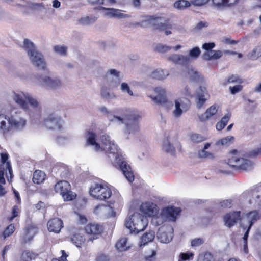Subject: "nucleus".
<instances>
[{
	"label": "nucleus",
	"mask_w": 261,
	"mask_h": 261,
	"mask_svg": "<svg viewBox=\"0 0 261 261\" xmlns=\"http://www.w3.org/2000/svg\"><path fill=\"white\" fill-rule=\"evenodd\" d=\"M85 231L86 233L88 235L90 241L98 238L103 231V227L102 225L96 223H90L85 227Z\"/></svg>",
	"instance_id": "ddd939ff"
},
{
	"label": "nucleus",
	"mask_w": 261,
	"mask_h": 261,
	"mask_svg": "<svg viewBox=\"0 0 261 261\" xmlns=\"http://www.w3.org/2000/svg\"><path fill=\"white\" fill-rule=\"evenodd\" d=\"M241 214L240 211H232L226 213L223 217L224 225L229 228H231L241 220Z\"/></svg>",
	"instance_id": "2eb2a0df"
},
{
	"label": "nucleus",
	"mask_w": 261,
	"mask_h": 261,
	"mask_svg": "<svg viewBox=\"0 0 261 261\" xmlns=\"http://www.w3.org/2000/svg\"><path fill=\"white\" fill-rule=\"evenodd\" d=\"M9 154L7 152H2L1 153V162L2 164L1 165H3L4 166V164H6V170H8L10 177L12 176V169L11 166L10 162L8 161L9 160Z\"/></svg>",
	"instance_id": "c85d7f7f"
},
{
	"label": "nucleus",
	"mask_w": 261,
	"mask_h": 261,
	"mask_svg": "<svg viewBox=\"0 0 261 261\" xmlns=\"http://www.w3.org/2000/svg\"><path fill=\"white\" fill-rule=\"evenodd\" d=\"M86 137H87L86 145L94 146L95 150L98 151L100 149V146L96 142V134L92 132L87 131L86 132Z\"/></svg>",
	"instance_id": "4be33fe9"
},
{
	"label": "nucleus",
	"mask_w": 261,
	"mask_h": 261,
	"mask_svg": "<svg viewBox=\"0 0 261 261\" xmlns=\"http://www.w3.org/2000/svg\"><path fill=\"white\" fill-rule=\"evenodd\" d=\"M243 83V80L238 74H231L228 77L227 81L224 83V85H226L229 83L241 84Z\"/></svg>",
	"instance_id": "4c0bfd02"
},
{
	"label": "nucleus",
	"mask_w": 261,
	"mask_h": 261,
	"mask_svg": "<svg viewBox=\"0 0 261 261\" xmlns=\"http://www.w3.org/2000/svg\"><path fill=\"white\" fill-rule=\"evenodd\" d=\"M23 47L32 63L38 68L43 70H46V63L43 55L37 50L34 44L28 39L23 41Z\"/></svg>",
	"instance_id": "f03ea898"
},
{
	"label": "nucleus",
	"mask_w": 261,
	"mask_h": 261,
	"mask_svg": "<svg viewBox=\"0 0 261 261\" xmlns=\"http://www.w3.org/2000/svg\"><path fill=\"white\" fill-rule=\"evenodd\" d=\"M158 238L160 239V241L162 243H167L171 240V238L167 237L166 233L163 232L158 234Z\"/></svg>",
	"instance_id": "4d7b16f0"
},
{
	"label": "nucleus",
	"mask_w": 261,
	"mask_h": 261,
	"mask_svg": "<svg viewBox=\"0 0 261 261\" xmlns=\"http://www.w3.org/2000/svg\"><path fill=\"white\" fill-rule=\"evenodd\" d=\"M6 169L3 165H0V184L5 185L6 184L5 179L4 178L5 171Z\"/></svg>",
	"instance_id": "680f3d73"
},
{
	"label": "nucleus",
	"mask_w": 261,
	"mask_h": 261,
	"mask_svg": "<svg viewBox=\"0 0 261 261\" xmlns=\"http://www.w3.org/2000/svg\"><path fill=\"white\" fill-rule=\"evenodd\" d=\"M155 234L153 231H150L149 232H145L141 237L140 246L142 247L148 243L152 242L153 240Z\"/></svg>",
	"instance_id": "7c9ffc66"
},
{
	"label": "nucleus",
	"mask_w": 261,
	"mask_h": 261,
	"mask_svg": "<svg viewBox=\"0 0 261 261\" xmlns=\"http://www.w3.org/2000/svg\"><path fill=\"white\" fill-rule=\"evenodd\" d=\"M148 219L138 213H134L125 220L126 227L130 230L131 233H135L143 231L148 225Z\"/></svg>",
	"instance_id": "7ed1b4c3"
},
{
	"label": "nucleus",
	"mask_w": 261,
	"mask_h": 261,
	"mask_svg": "<svg viewBox=\"0 0 261 261\" xmlns=\"http://www.w3.org/2000/svg\"><path fill=\"white\" fill-rule=\"evenodd\" d=\"M261 57V47H257L253 49L250 54V58L252 60H255Z\"/></svg>",
	"instance_id": "09e8293b"
},
{
	"label": "nucleus",
	"mask_w": 261,
	"mask_h": 261,
	"mask_svg": "<svg viewBox=\"0 0 261 261\" xmlns=\"http://www.w3.org/2000/svg\"><path fill=\"white\" fill-rule=\"evenodd\" d=\"M168 74L167 71L158 69L154 70L150 76L153 79L161 80L164 79Z\"/></svg>",
	"instance_id": "2f4dec72"
},
{
	"label": "nucleus",
	"mask_w": 261,
	"mask_h": 261,
	"mask_svg": "<svg viewBox=\"0 0 261 261\" xmlns=\"http://www.w3.org/2000/svg\"><path fill=\"white\" fill-rule=\"evenodd\" d=\"M37 255L38 254L29 251H24L21 254L20 261H32L35 259Z\"/></svg>",
	"instance_id": "c9c22d12"
},
{
	"label": "nucleus",
	"mask_w": 261,
	"mask_h": 261,
	"mask_svg": "<svg viewBox=\"0 0 261 261\" xmlns=\"http://www.w3.org/2000/svg\"><path fill=\"white\" fill-rule=\"evenodd\" d=\"M114 166L121 170L129 182H132L134 180L135 177L130 166L117 154L115 157Z\"/></svg>",
	"instance_id": "1a4fd4ad"
},
{
	"label": "nucleus",
	"mask_w": 261,
	"mask_h": 261,
	"mask_svg": "<svg viewBox=\"0 0 261 261\" xmlns=\"http://www.w3.org/2000/svg\"><path fill=\"white\" fill-rule=\"evenodd\" d=\"M101 96L105 99H112L115 97L113 93H110L108 91L107 87H103L101 89Z\"/></svg>",
	"instance_id": "de8ad7c7"
},
{
	"label": "nucleus",
	"mask_w": 261,
	"mask_h": 261,
	"mask_svg": "<svg viewBox=\"0 0 261 261\" xmlns=\"http://www.w3.org/2000/svg\"><path fill=\"white\" fill-rule=\"evenodd\" d=\"M99 9L106 10L105 15L110 17L122 18L127 16V14L121 13V10L119 9L113 8H108L102 6H100Z\"/></svg>",
	"instance_id": "412c9836"
},
{
	"label": "nucleus",
	"mask_w": 261,
	"mask_h": 261,
	"mask_svg": "<svg viewBox=\"0 0 261 261\" xmlns=\"http://www.w3.org/2000/svg\"><path fill=\"white\" fill-rule=\"evenodd\" d=\"M199 155L201 158H214L213 153L209 152L205 150H201L199 152Z\"/></svg>",
	"instance_id": "052dcab7"
},
{
	"label": "nucleus",
	"mask_w": 261,
	"mask_h": 261,
	"mask_svg": "<svg viewBox=\"0 0 261 261\" xmlns=\"http://www.w3.org/2000/svg\"><path fill=\"white\" fill-rule=\"evenodd\" d=\"M61 256L58 258H54L51 261H68L67 257L68 256V254L66 253L65 250H62L61 251Z\"/></svg>",
	"instance_id": "13d9d810"
},
{
	"label": "nucleus",
	"mask_w": 261,
	"mask_h": 261,
	"mask_svg": "<svg viewBox=\"0 0 261 261\" xmlns=\"http://www.w3.org/2000/svg\"><path fill=\"white\" fill-rule=\"evenodd\" d=\"M67 49V48L65 46L55 45L54 47V50L56 53L63 56L66 55Z\"/></svg>",
	"instance_id": "3c124183"
},
{
	"label": "nucleus",
	"mask_w": 261,
	"mask_h": 261,
	"mask_svg": "<svg viewBox=\"0 0 261 261\" xmlns=\"http://www.w3.org/2000/svg\"><path fill=\"white\" fill-rule=\"evenodd\" d=\"M194 256V253L191 251L181 252L178 256L177 261H192L193 260Z\"/></svg>",
	"instance_id": "72a5a7b5"
},
{
	"label": "nucleus",
	"mask_w": 261,
	"mask_h": 261,
	"mask_svg": "<svg viewBox=\"0 0 261 261\" xmlns=\"http://www.w3.org/2000/svg\"><path fill=\"white\" fill-rule=\"evenodd\" d=\"M141 214L146 218L147 217H154L159 212V208L157 205L151 201H145L141 203L139 207Z\"/></svg>",
	"instance_id": "9b49d317"
},
{
	"label": "nucleus",
	"mask_w": 261,
	"mask_h": 261,
	"mask_svg": "<svg viewBox=\"0 0 261 261\" xmlns=\"http://www.w3.org/2000/svg\"><path fill=\"white\" fill-rule=\"evenodd\" d=\"M191 141L194 143H199L206 140V138L200 134L192 133L190 135Z\"/></svg>",
	"instance_id": "a19ab883"
},
{
	"label": "nucleus",
	"mask_w": 261,
	"mask_h": 261,
	"mask_svg": "<svg viewBox=\"0 0 261 261\" xmlns=\"http://www.w3.org/2000/svg\"><path fill=\"white\" fill-rule=\"evenodd\" d=\"M121 116H114V117L121 123L126 125L127 129H130L132 126H136L138 128V121L141 118V116L134 111L129 109H122L121 112Z\"/></svg>",
	"instance_id": "423d86ee"
},
{
	"label": "nucleus",
	"mask_w": 261,
	"mask_h": 261,
	"mask_svg": "<svg viewBox=\"0 0 261 261\" xmlns=\"http://www.w3.org/2000/svg\"><path fill=\"white\" fill-rule=\"evenodd\" d=\"M181 212L180 207L168 206L162 210L160 215L164 220L174 222Z\"/></svg>",
	"instance_id": "4468645a"
},
{
	"label": "nucleus",
	"mask_w": 261,
	"mask_h": 261,
	"mask_svg": "<svg viewBox=\"0 0 261 261\" xmlns=\"http://www.w3.org/2000/svg\"><path fill=\"white\" fill-rule=\"evenodd\" d=\"M190 6V3L186 0H178L174 3V7L179 10H183Z\"/></svg>",
	"instance_id": "37998d69"
},
{
	"label": "nucleus",
	"mask_w": 261,
	"mask_h": 261,
	"mask_svg": "<svg viewBox=\"0 0 261 261\" xmlns=\"http://www.w3.org/2000/svg\"><path fill=\"white\" fill-rule=\"evenodd\" d=\"M199 90L201 91V93H197L196 101L197 108L198 109H200L206 100L204 95V93L206 92V88L200 86L199 87Z\"/></svg>",
	"instance_id": "a878e982"
},
{
	"label": "nucleus",
	"mask_w": 261,
	"mask_h": 261,
	"mask_svg": "<svg viewBox=\"0 0 261 261\" xmlns=\"http://www.w3.org/2000/svg\"><path fill=\"white\" fill-rule=\"evenodd\" d=\"M170 48V47L166 45L159 44L156 46L155 50L158 52L164 53L169 50Z\"/></svg>",
	"instance_id": "bf43d9fd"
},
{
	"label": "nucleus",
	"mask_w": 261,
	"mask_h": 261,
	"mask_svg": "<svg viewBox=\"0 0 261 261\" xmlns=\"http://www.w3.org/2000/svg\"><path fill=\"white\" fill-rule=\"evenodd\" d=\"M147 21L154 29L165 31L166 35L172 33L171 31L169 30L172 28V24L170 23L169 19L164 20L162 17L152 15L147 16Z\"/></svg>",
	"instance_id": "6e6552de"
},
{
	"label": "nucleus",
	"mask_w": 261,
	"mask_h": 261,
	"mask_svg": "<svg viewBox=\"0 0 261 261\" xmlns=\"http://www.w3.org/2000/svg\"><path fill=\"white\" fill-rule=\"evenodd\" d=\"M217 112V109L216 106L213 105L208 108L205 113L201 114L199 116V119L201 122H204Z\"/></svg>",
	"instance_id": "393cba45"
},
{
	"label": "nucleus",
	"mask_w": 261,
	"mask_h": 261,
	"mask_svg": "<svg viewBox=\"0 0 261 261\" xmlns=\"http://www.w3.org/2000/svg\"><path fill=\"white\" fill-rule=\"evenodd\" d=\"M243 87L242 85H241V84H238V85H235L234 86H232V87L230 86L229 87V90H230V93L232 94H235L237 93H238V92H240L241 91H242V90L243 89Z\"/></svg>",
	"instance_id": "6e6d98bb"
},
{
	"label": "nucleus",
	"mask_w": 261,
	"mask_h": 261,
	"mask_svg": "<svg viewBox=\"0 0 261 261\" xmlns=\"http://www.w3.org/2000/svg\"><path fill=\"white\" fill-rule=\"evenodd\" d=\"M209 0H193L192 4L195 6H201L206 4Z\"/></svg>",
	"instance_id": "338daca9"
},
{
	"label": "nucleus",
	"mask_w": 261,
	"mask_h": 261,
	"mask_svg": "<svg viewBox=\"0 0 261 261\" xmlns=\"http://www.w3.org/2000/svg\"><path fill=\"white\" fill-rule=\"evenodd\" d=\"M190 101L186 100V102L181 99L175 101V109L173 111V115L175 117L178 118L181 116L183 112L187 111L190 107Z\"/></svg>",
	"instance_id": "f3484780"
},
{
	"label": "nucleus",
	"mask_w": 261,
	"mask_h": 261,
	"mask_svg": "<svg viewBox=\"0 0 261 261\" xmlns=\"http://www.w3.org/2000/svg\"><path fill=\"white\" fill-rule=\"evenodd\" d=\"M15 230L14 224L11 223L9 224L3 231L2 236L4 238H6L12 235Z\"/></svg>",
	"instance_id": "c03bdc74"
},
{
	"label": "nucleus",
	"mask_w": 261,
	"mask_h": 261,
	"mask_svg": "<svg viewBox=\"0 0 261 261\" xmlns=\"http://www.w3.org/2000/svg\"><path fill=\"white\" fill-rule=\"evenodd\" d=\"M154 91L157 93V95L156 96H150L149 97L152 100L158 105H166L168 101L166 97L165 89L161 87H155Z\"/></svg>",
	"instance_id": "6ab92c4d"
},
{
	"label": "nucleus",
	"mask_w": 261,
	"mask_h": 261,
	"mask_svg": "<svg viewBox=\"0 0 261 261\" xmlns=\"http://www.w3.org/2000/svg\"><path fill=\"white\" fill-rule=\"evenodd\" d=\"M89 195L93 198L106 201L112 195V191L110 188L101 182H93L89 191Z\"/></svg>",
	"instance_id": "39448f33"
},
{
	"label": "nucleus",
	"mask_w": 261,
	"mask_h": 261,
	"mask_svg": "<svg viewBox=\"0 0 261 261\" xmlns=\"http://www.w3.org/2000/svg\"><path fill=\"white\" fill-rule=\"evenodd\" d=\"M246 217L248 222L249 225L243 237L244 242H247L250 229L253 224L260 219V216L258 211L254 210L246 214Z\"/></svg>",
	"instance_id": "dca6fc26"
},
{
	"label": "nucleus",
	"mask_w": 261,
	"mask_h": 261,
	"mask_svg": "<svg viewBox=\"0 0 261 261\" xmlns=\"http://www.w3.org/2000/svg\"><path fill=\"white\" fill-rule=\"evenodd\" d=\"M101 140L104 145L103 150H106L110 153L115 154L112 151L113 148H115V145L110 141V137L108 135H102L101 137Z\"/></svg>",
	"instance_id": "b1692460"
},
{
	"label": "nucleus",
	"mask_w": 261,
	"mask_h": 261,
	"mask_svg": "<svg viewBox=\"0 0 261 261\" xmlns=\"http://www.w3.org/2000/svg\"><path fill=\"white\" fill-rule=\"evenodd\" d=\"M46 177L45 173L39 170H36L34 172L32 181L34 184H40L42 183Z\"/></svg>",
	"instance_id": "bb28decb"
},
{
	"label": "nucleus",
	"mask_w": 261,
	"mask_h": 261,
	"mask_svg": "<svg viewBox=\"0 0 261 261\" xmlns=\"http://www.w3.org/2000/svg\"><path fill=\"white\" fill-rule=\"evenodd\" d=\"M203 243V241L202 239L196 238L192 240L191 241V246L193 247L199 246Z\"/></svg>",
	"instance_id": "69168bd1"
},
{
	"label": "nucleus",
	"mask_w": 261,
	"mask_h": 261,
	"mask_svg": "<svg viewBox=\"0 0 261 261\" xmlns=\"http://www.w3.org/2000/svg\"><path fill=\"white\" fill-rule=\"evenodd\" d=\"M212 3L214 6L218 9L229 7L227 0H212Z\"/></svg>",
	"instance_id": "a18cd8bd"
},
{
	"label": "nucleus",
	"mask_w": 261,
	"mask_h": 261,
	"mask_svg": "<svg viewBox=\"0 0 261 261\" xmlns=\"http://www.w3.org/2000/svg\"><path fill=\"white\" fill-rule=\"evenodd\" d=\"M188 74L189 75L191 80L193 81H199L201 78V75L198 72L194 71L193 68H188Z\"/></svg>",
	"instance_id": "79ce46f5"
},
{
	"label": "nucleus",
	"mask_w": 261,
	"mask_h": 261,
	"mask_svg": "<svg viewBox=\"0 0 261 261\" xmlns=\"http://www.w3.org/2000/svg\"><path fill=\"white\" fill-rule=\"evenodd\" d=\"M97 19L95 16H86L79 19V23L81 24L86 25L94 23Z\"/></svg>",
	"instance_id": "58836bf2"
},
{
	"label": "nucleus",
	"mask_w": 261,
	"mask_h": 261,
	"mask_svg": "<svg viewBox=\"0 0 261 261\" xmlns=\"http://www.w3.org/2000/svg\"><path fill=\"white\" fill-rule=\"evenodd\" d=\"M258 155H261V146L260 147L250 150L247 153V156L250 158H255Z\"/></svg>",
	"instance_id": "603ef678"
},
{
	"label": "nucleus",
	"mask_w": 261,
	"mask_h": 261,
	"mask_svg": "<svg viewBox=\"0 0 261 261\" xmlns=\"http://www.w3.org/2000/svg\"><path fill=\"white\" fill-rule=\"evenodd\" d=\"M47 227L49 232L58 233L63 227V222L60 218H54L48 220Z\"/></svg>",
	"instance_id": "aec40b11"
},
{
	"label": "nucleus",
	"mask_w": 261,
	"mask_h": 261,
	"mask_svg": "<svg viewBox=\"0 0 261 261\" xmlns=\"http://www.w3.org/2000/svg\"><path fill=\"white\" fill-rule=\"evenodd\" d=\"M56 193H59L64 201H68L74 199L76 194L71 191L70 183L65 180H61L57 182L54 187Z\"/></svg>",
	"instance_id": "0eeeda50"
},
{
	"label": "nucleus",
	"mask_w": 261,
	"mask_h": 261,
	"mask_svg": "<svg viewBox=\"0 0 261 261\" xmlns=\"http://www.w3.org/2000/svg\"><path fill=\"white\" fill-rule=\"evenodd\" d=\"M201 51L199 47H195L192 48L189 51V56L192 58L196 59L200 55Z\"/></svg>",
	"instance_id": "864d4df0"
},
{
	"label": "nucleus",
	"mask_w": 261,
	"mask_h": 261,
	"mask_svg": "<svg viewBox=\"0 0 261 261\" xmlns=\"http://www.w3.org/2000/svg\"><path fill=\"white\" fill-rule=\"evenodd\" d=\"M227 166H231L239 170H247L252 167V162L247 159L240 157L239 151L232 149L229 152L228 163H225Z\"/></svg>",
	"instance_id": "20e7f679"
},
{
	"label": "nucleus",
	"mask_w": 261,
	"mask_h": 261,
	"mask_svg": "<svg viewBox=\"0 0 261 261\" xmlns=\"http://www.w3.org/2000/svg\"><path fill=\"white\" fill-rule=\"evenodd\" d=\"M215 46V44L214 42L205 43L202 45V48L205 50L211 52L212 49Z\"/></svg>",
	"instance_id": "e2e57ef3"
},
{
	"label": "nucleus",
	"mask_w": 261,
	"mask_h": 261,
	"mask_svg": "<svg viewBox=\"0 0 261 261\" xmlns=\"http://www.w3.org/2000/svg\"><path fill=\"white\" fill-rule=\"evenodd\" d=\"M16 102L23 109L28 110V102L30 103L33 108H38L39 103L36 99L29 96L28 94L23 93L21 94H15L14 98Z\"/></svg>",
	"instance_id": "9d476101"
},
{
	"label": "nucleus",
	"mask_w": 261,
	"mask_h": 261,
	"mask_svg": "<svg viewBox=\"0 0 261 261\" xmlns=\"http://www.w3.org/2000/svg\"><path fill=\"white\" fill-rule=\"evenodd\" d=\"M70 239L71 242L77 247H81L85 241L84 236L80 233L73 234Z\"/></svg>",
	"instance_id": "473e14b6"
},
{
	"label": "nucleus",
	"mask_w": 261,
	"mask_h": 261,
	"mask_svg": "<svg viewBox=\"0 0 261 261\" xmlns=\"http://www.w3.org/2000/svg\"><path fill=\"white\" fill-rule=\"evenodd\" d=\"M42 85L47 88L56 89L59 87L61 83L58 79H52L48 76H46L42 79Z\"/></svg>",
	"instance_id": "5701e85b"
},
{
	"label": "nucleus",
	"mask_w": 261,
	"mask_h": 261,
	"mask_svg": "<svg viewBox=\"0 0 261 261\" xmlns=\"http://www.w3.org/2000/svg\"><path fill=\"white\" fill-rule=\"evenodd\" d=\"M38 232V227L37 225L33 223L28 225L24 229V234L22 239V242L24 244L30 242Z\"/></svg>",
	"instance_id": "a211bd4d"
},
{
	"label": "nucleus",
	"mask_w": 261,
	"mask_h": 261,
	"mask_svg": "<svg viewBox=\"0 0 261 261\" xmlns=\"http://www.w3.org/2000/svg\"><path fill=\"white\" fill-rule=\"evenodd\" d=\"M91 3L100 5H113L116 3L115 0H91Z\"/></svg>",
	"instance_id": "5fc2aeb1"
},
{
	"label": "nucleus",
	"mask_w": 261,
	"mask_h": 261,
	"mask_svg": "<svg viewBox=\"0 0 261 261\" xmlns=\"http://www.w3.org/2000/svg\"><path fill=\"white\" fill-rule=\"evenodd\" d=\"M168 143L164 144L163 149L166 152L170 153L172 154H175V149L174 147L169 142V140H167Z\"/></svg>",
	"instance_id": "8fccbe9b"
},
{
	"label": "nucleus",
	"mask_w": 261,
	"mask_h": 261,
	"mask_svg": "<svg viewBox=\"0 0 261 261\" xmlns=\"http://www.w3.org/2000/svg\"><path fill=\"white\" fill-rule=\"evenodd\" d=\"M20 213L19 206L17 205H14L11 210V215L7 217V220L9 222H12L16 217L19 216Z\"/></svg>",
	"instance_id": "ea45409f"
},
{
	"label": "nucleus",
	"mask_w": 261,
	"mask_h": 261,
	"mask_svg": "<svg viewBox=\"0 0 261 261\" xmlns=\"http://www.w3.org/2000/svg\"><path fill=\"white\" fill-rule=\"evenodd\" d=\"M172 58L177 63L188 66L190 62L189 57L182 55H174Z\"/></svg>",
	"instance_id": "f704fd0d"
},
{
	"label": "nucleus",
	"mask_w": 261,
	"mask_h": 261,
	"mask_svg": "<svg viewBox=\"0 0 261 261\" xmlns=\"http://www.w3.org/2000/svg\"><path fill=\"white\" fill-rule=\"evenodd\" d=\"M25 124V120L19 116L17 113L15 115H11L10 117L0 113V129L4 135L10 133L13 128L22 129Z\"/></svg>",
	"instance_id": "f257e3e1"
},
{
	"label": "nucleus",
	"mask_w": 261,
	"mask_h": 261,
	"mask_svg": "<svg viewBox=\"0 0 261 261\" xmlns=\"http://www.w3.org/2000/svg\"><path fill=\"white\" fill-rule=\"evenodd\" d=\"M211 53H213V55H210L208 52H205L203 54V59L206 61H210L211 60H217L220 59L223 56V53L221 50H213Z\"/></svg>",
	"instance_id": "cd10ccee"
},
{
	"label": "nucleus",
	"mask_w": 261,
	"mask_h": 261,
	"mask_svg": "<svg viewBox=\"0 0 261 261\" xmlns=\"http://www.w3.org/2000/svg\"><path fill=\"white\" fill-rule=\"evenodd\" d=\"M121 89L123 91H126L130 95L132 96L133 95V91L129 89L128 84L126 83H122L121 84Z\"/></svg>",
	"instance_id": "0e129e2a"
},
{
	"label": "nucleus",
	"mask_w": 261,
	"mask_h": 261,
	"mask_svg": "<svg viewBox=\"0 0 261 261\" xmlns=\"http://www.w3.org/2000/svg\"><path fill=\"white\" fill-rule=\"evenodd\" d=\"M62 121L60 117L51 114L44 119L43 125L49 130H60L62 128Z\"/></svg>",
	"instance_id": "f8f14e48"
},
{
	"label": "nucleus",
	"mask_w": 261,
	"mask_h": 261,
	"mask_svg": "<svg viewBox=\"0 0 261 261\" xmlns=\"http://www.w3.org/2000/svg\"><path fill=\"white\" fill-rule=\"evenodd\" d=\"M127 242L126 238H121L116 243L115 247L120 252L126 251L130 247V246L127 245Z\"/></svg>",
	"instance_id": "c756f323"
},
{
	"label": "nucleus",
	"mask_w": 261,
	"mask_h": 261,
	"mask_svg": "<svg viewBox=\"0 0 261 261\" xmlns=\"http://www.w3.org/2000/svg\"><path fill=\"white\" fill-rule=\"evenodd\" d=\"M234 137L231 136L223 138L217 141V145H228L234 140Z\"/></svg>",
	"instance_id": "49530a36"
},
{
	"label": "nucleus",
	"mask_w": 261,
	"mask_h": 261,
	"mask_svg": "<svg viewBox=\"0 0 261 261\" xmlns=\"http://www.w3.org/2000/svg\"><path fill=\"white\" fill-rule=\"evenodd\" d=\"M230 118V115H225L223 116L221 120L218 122L216 125V128L218 130H221L227 124Z\"/></svg>",
	"instance_id": "e433bc0d"
},
{
	"label": "nucleus",
	"mask_w": 261,
	"mask_h": 261,
	"mask_svg": "<svg viewBox=\"0 0 261 261\" xmlns=\"http://www.w3.org/2000/svg\"><path fill=\"white\" fill-rule=\"evenodd\" d=\"M221 207L224 208H230L231 207L232 203L230 200H225L220 202Z\"/></svg>",
	"instance_id": "774afa93"
}]
</instances>
